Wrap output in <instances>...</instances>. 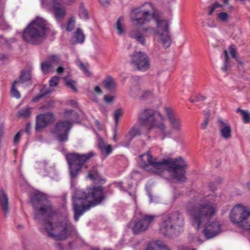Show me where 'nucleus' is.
<instances>
[{"mask_svg": "<svg viewBox=\"0 0 250 250\" xmlns=\"http://www.w3.org/2000/svg\"><path fill=\"white\" fill-rule=\"evenodd\" d=\"M237 112H240L242 116V119L245 123H250V114L247 110L237 108Z\"/></svg>", "mask_w": 250, "mask_h": 250, "instance_id": "38", "label": "nucleus"}, {"mask_svg": "<svg viewBox=\"0 0 250 250\" xmlns=\"http://www.w3.org/2000/svg\"><path fill=\"white\" fill-rule=\"evenodd\" d=\"M49 30V26L46 21L37 17L24 29L22 38L30 43L37 44L45 38Z\"/></svg>", "mask_w": 250, "mask_h": 250, "instance_id": "4", "label": "nucleus"}, {"mask_svg": "<svg viewBox=\"0 0 250 250\" xmlns=\"http://www.w3.org/2000/svg\"><path fill=\"white\" fill-rule=\"evenodd\" d=\"M43 96L40 92L37 96L34 97L32 99V101L37 102L43 98Z\"/></svg>", "mask_w": 250, "mask_h": 250, "instance_id": "60", "label": "nucleus"}, {"mask_svg": "<svg viewBox=\"0 0 250 250\" xmlns=\"http://www.w3.org/2000/svg\"><path fill=\"white\" fill-rule=\"evenodd\" d=\"M52 91V89L47 85H44L41 88L40 92L43 96L50 93Z\"/></svg>", "mask_w": 250, "mask_h": 250, "instance_id": "48", "label": "nucleus"}, {"mask_svg": "<svg viewBox=\"0 0 250 250\" xmlns=\"http://www.w3.org/2000/svg\"><path fill=\"white\" fill-rule=\"evenodd\" d=\"M217 210L216 206L209 202L196 204L188 210L194 225L198 229L210 219Z\"/></svg>", "mask_w": 250, "mask_h": 250, "instance_id": "5", "label": "nucleus"}, {"mask_svg": "<svg viewBox=\"0 0 250 250\" xmlns=\"http://www.w3.org/2000/svg\"><path fill=\"white\" fill-rule=\"evenodd\" d=\"M35 167L39 170V173L43 176H49L53 177L54 175H57V172L55 168L50 166H48L47 163L43 161L37 162Z\"/></svg>", "mask_w": 250, "mask_h": 250, "instance_id": "21", "label": "nucleus"}, {"mask_svg": "<svg viewBox=\"0 0 250 250\" xmlns=\"http://www.w3.org/2000/svg\"><path fill=\"white\" fill-rule=\"evenodd\" d=\"M131 63L134 64L138 69L141 71H145L149 67L148 57L143 52L134 53L131 56Z\"/></svg>", "mask_w": 250, "mask_h": 250, "instance_id": "17", "label": "nucleus"}, {"mask_svg": "<svg viewBox=\"0 0 250 250\" xmlns=\"http://www.w3.org/2000/svg\"><path fill=\"white\" fill-rule=\"evenodd\" d=\"M221 231V225L218 221L208 223L203 230V233L207 239L213 238Z\"/></svg>", "mask_w": 250, "mask_h": 250, "instance_id": "20", "label": "nucleus"}, {"mask_svg": "<svg viewBox=\"0 0 250 250\" xmlns=\"http://www.w3.org/2000/svg\"><path fill=\"white\" fill-rule=\"evenodd\" d=\"M66 85L74 91L77 90L76 82L71 79H65Z\"/></svg>", "mask_w": 250, "mask_h": 250, "instance_id": "46", "label": "nucleus"}, {"mask_svg": "<svg viewBox=\"0 0 250 250\" xmlns=\"http://www.w3.org/2000/svg\"><path fill=\"white\" fill-rule=\"evenodd\" d=\"M117 187L119 188V189L122 191H126L128 189H130L131 187L132 186V185H129L128 188L127 189H125L124 187L123 186L122 183L120 182L117 184Z\"/></svg>", "mask_w": 250, "mask_h": 250, "instance_id": "57", "label": "nucleus"}, {"mask_svg": "<svg viewBox=\"0 0 250 250\" xmlns=\"http://www.w3.org/2000/svg\"><path fill=\"white\" fill-rule=\"evenodd\" d=\"M76 21L74 17L71 18L66 23V29L67 31H71L74 28Z\"/></svg>", "mask_w": 250, "mask_h": 250, "instance_id": "43", "label": "nucleus"}, {"mask_svg": "<svg viewBox=\"0 0 250 250\" xmlns=\"http://www.w3.org/2000/svg\"><path fill=\"white\" fill-rule=\"evenodd\" d=\"M184 225V219L179 211L165 215L160 224L159 232L165 237H171Z\"/></svg>", "mask_w": 250, "mask_h": 250, "instance_id": "7", "label": "nucleus"}, {"mask_svg": "<svg viewBox=\"0 0 250 250\" xmlns=\"http://www.w3.org/2000/svg\"><path fill=\"white\" fill-rule=\"evenodd\" d=\"M17 82L22 85H29L31 84V75L29 72H24L21 76L20 79Z\"/></svg>", "mask_w": 250, "mask_h": 250, "instance_id": "32", "label": "nucleus"}, {"mask_svg": "<svg viewBox=\"0 0 250 250\" xmlns=\"http://www.w3.org/2000/svg\"><path fill=\"white\" fill-rule=\"evenodd\" d=\"M157 250H171L170 248L162 241L157 240Z\"/></svg>", "mask_w": 250, "mask_h": 250, "instance_id": "45", "label": "nucleus"}, {"mask_svg": "<svg viewBox=\"0 0 250 250\" xmlns=\"http://www.w3.org/2000/svg\"><path fill=\"white\" fill-rule=\"evenodd\" d=\"M85 40V36L82 30L77 28L74 32L71 42L73 43H82Z\"/></svg>", "mask_w": 250, "mask_h": 250, "instance_id": "27", "label": "nucleus"}, {"mask_svg": "<svg viewBox=\"0 0 250 250\" xmlns=\"http://www.w3.org/2000/svg\"><path fill=\"white\" fill-rule=\"evenodd\" d=\"M77 65L79 67V68L83 71V72L84 73L85 75L89 77L92 76V73H91V72L82 62H78Z\"/></svg>", "mask_w": 250, "mask_h": 250, "instance_id": "42", "label": "nucleus"}, {"mask_svg": "<svg viewBox=\"0 0 250 250\" xmlns=\"http://www.w3.org/2000/svg\"><path fill=\"white\" fill-rule=\"evenodd\" d=\"M130 19L135 26H142L146 22L156 21V8L155 4L146 2L141 6L134 8L130 13Z\"/></svg>", "mask_w": 250, "mask_h": 250, "instance_id": "6", "label": "nucleus"}, {"mask_svg": "<svg viewBox=\"0 0 250 250\" xmlns=\"http://www.w3.org/2000/svg\"><path fill=\"white\" fill-rule=\"evenodd\" d=\"M136 219L130 224L134 233H138L146 230L155 219V215H148L141 212H136Z\"/></svg>", "mask_w": 250, "mask_h": 250, "instance_id": "11", "label": "nucleus"}, {"mask_svg": "<svg viewBox=\"0 0 250 250\" xmlns=\"http://www.w3.org/2000/svg\"><path fill=\"white\" fill-rule=\"evenodd\" d=\"M224 54L225 56V60L223 66L221 68V70L224 72H227L229 68L231 66V63L228 51L226 50L224 51Z\"/></svg>", "mask_w": 250, "mask_h": 250, "instance_id": "37", "label": "nucleus"}, {"mask_svg": "<svg viewBox=\"0 0 250 250\" xmlns=\"http://www.w3.org/2000/svg\"><path fill=\"white\" fill-rule=\"evenodd\" d=\"M42 3L45 8L51 9L53 11L57 21L63 19L66 15V8L59 0H42Z\"/></svg>", "mask_w": 250, "mask_h": 250, "instance_id": "15", "label": "nucleus"}, {"mask_svg": "<svg viewBox=\"0 0 250 250\" xmlns=\"http://www.w3.org/2000/svg\"><path fill=\"white\" fill-rule=\"evenodd\" d=\"M104 100L107 103H110L113 102L114 97L112 95H106L104 96Z\"/></svg>", "mask_w": 250, "mask_h": 250, "instance_id": "55", "label": "nucleus"}, {"mask_svg": "<svg viewBox=\"0 0 250 250\" xmlns=\"http://www.w3.org/2000/svg\"><path fill=\"white\" fill-rule=\"evenodd\" d=\"M163 10L157 11V42L164 49L169 47L172 43L170 32V21L162 17Z\"/></svg>", "mask_w": 250, "mask_h": 250, "instance_id": "8", "label": "nucleus"}, {"mask_svg": "<svg viewBox=\"0 0 250 250\" xmlns=\"http://www.w3.org/2000/svg\"><path fill=\"white\" fill-rule=\"evenodd\" d=\"M79 16L83 20H86L89 18V12L83 6V4H81L79 7Z\"/></svg>", "mask_w": 250, "mask_h": 250, "instance_id": "36", "label": "nucleus"}, {"mask_svg": "<svg viewBox=\"0 0 250 250\" xmlns=\"http://www.w3.org/2000/svg\"><path fill=\"white\" fill-rule=\"evenodd\" d=\"M221 136L225 139H229L231 137V129L230 124L226 120L219 118L217 121Z\"/></svg>", "mask_w": 250, "mask_h": 250, "instance_id": "22", "label": "nucleus"}, {"mask_svg": "<svg viewBox=\"0 0 250 250\" xmlns=\"http://www.w3.org/2000/svg\"><path fill=\"white\" fill-rule=\"evenodd\" d=\"M60 62V58L55 55L52 56L49 61L42 63L41 67L43 73L47 74L54 71V65L58 64Z\"/></svg>", "mask_w": 250, "mask_h": 250, "instance_id": "23", "label": "nucleus"}, {"mask_svg": "<svg viewBox=\"0 0 250 250\" xmlns=\"http://www.w3.org/2000/svg\"><path fill=\"white\" fill-rule=\"evenodd\" d=\"M59 77L55 76L52 78L49 81L50 87L56 86L58 85L59 82Z\"/></svg>", "mask_w": 250, "mask_h": 250, "instance_id": "50", "label": "nucleus"}, {"mask_svg": "<svg viewBox=\"0 0 250 250\" xmlns=\"http://www.w3.org/2000/svg\"><path fill=\"white\" fill-rule=\"evenodd\" d=\"M187 162L182 157L175 158H168L157 162V175H163L168 172L170 177L179 183L186 181Z\"/></svg>", "mask_w": 250, "mask_h": 250, "instance_id": "3", "label": "nucleus"}, {"mask_svg": "<svg viewBox=\"0 0 250 250\" xmlns=\"http://www.w3.org/2000/svg\"><path fill=\"white\" fill-rule=\"evenodd\" d=\"M204 114L205 115V119H209L210 115V111L208 109L205 110L204 111Z\"/></svg>", "mask_w": 250, "mask_h": 250, "instance_id": "61", "label": "nucleus"}, {"mask_svg": "<svg viewBox=\"0 0 250 250\" xmlns=\"http://www.w3.org/2000/svg\"><path fill=\"white\" fill-rule=\"evenodd\" d=\"M139 123L142 126H145L148 131L154 128L156 126V111L154 109L147 108L141 114Z\"/></svg>", "mask_w": 250, "mask_h": 250, "instance_id": "14", "label": "nucleus"}, {"mask_svg": "<svg viewBox=\"0 0 250 250\" xmlns=\"http://www.w3.org/2000/svg\"><path fill=\"white\" fill-rule=\"evenodd\" d=\"M223 1L224 2L223 5L220 4L219 3H218L217 2H216V3H214L213 4H212L210 6V9L208 12V14L210 15H211L213 13V12L214 11V10L215 9H216L218 8L222 7L223 6H225L226 4H228L229 3L228 0H223Z\"/></svg>", "mask_w": 250, "mask_h": 250, "instance_id": "41", "label": "nucleus"}, {"mask_svg": "<svg viewBox=\"0 0 250 250\" xmlns=\"http://www.w3.org/2000/svg\"><path fill=\"white\" fill-rule=\"evenodd\" d=\"M230 219L238 227L250 230V212L244 207L240 205L235 206L230 212Z\"/></svg>", "mask_w": 250, "mask_h": 250, "instance_id": "9", "label": "nucleus"}, {"mask_svg": "<svg viewBox=\"0 0 250 250\" xmlns=\"http://www.w3.org/2000/svg\"><path fill=\"white\" fill-rule=\"evenodd\" d=\"M217 17L219 20L223 22H227L229 18V16L227 13L222 12L218 14Z\"/></svg>", "mask_w": 250, "mask_h": 250, "instance_id": "47", "label": "nucleus"}, {"mask_svg": "<svg viewBox=\"0 0 250 250\" xmlns=\"http://www.w3.org/2000/svg\"><path fill=\"white\" fill-rule=\"evenodd\" d=\"M154 187V184H152L150 182L148 183L146 186V190L147 196L149 197V202L150 203L153 202V198L152 196L151 190Z\"/></svg>", "mask_w": 250, "mask_h": 250, "instance_id": "39", "label": "nucleus"}, {"mask_svg": "<svg viewBox=\"0 0 250 250\" xmlns=\"http://www.w3.org/2000/svg\"><path fill=\"white\" fill-rule=\"evenodd\" d=\"M32 112V108L29 106H26L18 111L17 116L21 118L28 119L30 117Z\"/></svg>", "mask_w": 250, "mask_h": 250, "instance_id": "28", "label": "nucleus"}, {"mask_svg": "<svg viewBox=\"0 0 250 250\" xmlns=\"http://www.w3.org/2000/svg\"><path fill=\"white\" fill-rule=\"evenodd\" d=\"M17 81H15V82L13 83L12 88H11V94L14 97H16L17 99H19L21 97V94L19 91L17 90V86L20 85Z\"/></svg>", "mask_w": 250, "mask_h": 250, "instance_id": "40", "label": "nucleus"}, {"mask_svg": "<svg viewBox=\"0 0 250 250\" xmlns=\"http://www.w3.org/2000/svg\"><path fill=\"white\" fill-rule=\"evenodd\" d=\"M0 203L5 214L8 212V198L3 190H0Z\"/></svg>", "mask_w": 250, "mask_h": 250, "instance_id": "29", "label": "nucleus"}, {"mask_svg": "<svg viewBox=\"0 0 250 250\" xmlns=\"http://www.w3.org/2000/svg\"><path fill=\"white\" fill-rule=\"evenodd\" d=\"M117 127H115L114 130V135L113 137V140L114 142H116L117 141Z\"/></svg>", "mask_w": 250, "mask_h": 250, "instance_id": "63", "label": "nucleus"}, {"mask_svg": "<svg viewBox=\"0 0 250 250\" xmlns=\"http://www.w3.org/2000/svg\"><path fill=\"white\" fill-rule=\"evenodd\" d=\"M123 114V112L120 109H119L115 111L114 116V120L115 121L116 125H117L118 121H119L120 118L122 116Z\"/></svg>", "mask_w": 250, "mask_h": 250, "instance_id": "49", "label": "nucleus"}, {"mask_svg": "<svg viewBox=\"0 0 250 250\" xmlns=\"http://www.w3.org/2000/svg\"><path fill=\"white\" fill-rule=\"evenodd\" d=\"M63 117L66 120L63 121H70L72 125V122L77 119V114L74 111L67 109L64 111Z\"/></svg>", "mask_w": 250, "mask_h": 250, "instance_id": "31", "label": "nucleus"}, {"mask_svg": "<svg viewBox=\"0 0 250 250\" xmlns=\"http://www.w3.org/2000/svg\"><path fill=\"white\" fill-rule=\"evenodd\" d=\"M88 177L92 180H99V174L96 171H92L89 173Z\"/></svg>", "mask_w": 250, "mask_h": 250, "instance_id": "51", "label": "nucleus"}, {"mask_svg": "<svg viewBox=\"0 0 250 250\" xmlns=\"http://www.w3.org/2000/svg\"><path fill=\"white\" fill-rule=\"evenodd\" d=\"M34 208V219L41 225L42 232L56 240H64L74 230L69 221L66 213L61 215L55 213L46 196L37 192L32 198Z\"/></svg>", "mask_w": 250, "mask_h": 250, "instance_id": "1", "label": "nucleus"}, {"mask_svg": "<svg viewBox=\"0 0 250 250\" xmlns=\"http://www.w3.org/2000/svg\"><path fill=\"white\" fill-rule=\"evenodd\" d=\"M125 20L124 17H120L114 24V28L117 34L121 37L126 34V30L125 26Z\"/></svg>", "mask_w": 250, "mask_h": 250, "instance_id": "26", "label": "nucleus"}, {"mask_svg": "<svg viewBox=\"0 0 250 250\" xmlns=\"http://www.w3.org/2000/svg\"><path fill=\"white\" fill-rule=\"evenodd\" d=\"M140 166L145 170L155 172L156 170V160L149 153L142 154L140 156Z\"/></svg>", "mask_w": 250, "mask_h": 250, "instance_id": "18", "label": "nucleus"}, {"mask_svg": "<svg viewBox=\"0 0 250 250\" xmlns=\"http://www.w3.org/2000/svg\"><path fill=\"white\" fill-rule=\"evenodd\" d=\"M21 131L18 132L14 137V144L15 145L18 144L21 138Z\"/></svg>", "mask_w": 250, "mask_h": 250, "instance_id": "53", "label": "nucleus"}, {"mask_svg": "<svg viewBox=\"0 0 250 250\" xmlns=\"http://www.w3.org/2000/svg\"><path fill=\"white\" fill-rule=\"evenodd\" d=\"M166 113L170 126L173 131L181 133L183 131V123L177 112L172 108L165 106Z\"/></svg>", "mask_w": 250, "mask_h": 250, "instance_id": "13", "label": "nucleus"}, {"mask_svg": "<svg viewBox=\"0 0 250 250\" xmlns=\"http://www.w3.org/2000/svg\"><path fill=\"white\" fill-rule=\"evenodd\" d=\"M144 30L148 31V33L149 34V35H155L156 34V31L154 28L147 27V28H144Z\"/></svg>", "mask_w": 250, "mask_h": 250, "instance_id": "59", "label": "nucleus"}, {"mask_svg": "<svg viewBox=\"0 0 250 250\" xmlns=\"http://www.w3.org/2000/svg\"><path fill=\"white\" fill-rule=\"evenodd\" d=\"M94 155L92 152L86 154L70 153L66 156V159L69 166L71 177H75L83 165L87 161Z\"/></svg>", "mask_w": 250, "mask_h": 250, "instance_id": "10", "label": "nucleus"}, {"mask_svg": "<svg viewBox=\"0 0 250 250\" xmlns=\"http://www.w3.org/2000/svg\"><path fill=\"white\" fill-rule=\"evenodd\" d=\"M102 187H94L87 189L86 192L78 189L73 196L74 219L78 221L79 217L91 207L99 204L104 199Z\"/></svg>", "mask_w": 250, "mask_h": 250, "instance_id": "2", "label": "nucleus"}, {"mask_svg": "<svg viewBox=\"0 0 250 250\" xmlns=\"http://www.w3.org/2000/svg\"><path fill=\"white\" fill-rule=\"evenodd\" d=\"M141 92L140 86L135 85L131 88L130 90V95L134 97L138 96L139 95L140 96Z\"/></svg>", "mask_w": 250, "mask_h": 250, "instance_id": "44", "label": "nucleus"}, {"mask_svg": "<svg viewBox=\"0 0 250 250\" xmlns=\"http://www.w3.org/2000/svg\"><path fill=\"white\" fill-rule=\"evenodd\" d=\"M94 91L98 94H101L102 91L101 88L99 86H96L94 88Z\"/></svg>", "mask_w": 250, "mask_h": 250, "instance_id": "64", "label": "nucleus"}, {"mask_svg": "<svg viewBox=\"0 0 250 250\" xmlns=\"http://www.w3.org/2000/svg\"><path fill=\"white\" fill-rule=\"evenodd\" d=\"M193 241L194 243H196L198 244H200L203 242V241L198 236H195L194 238Z\"/></svg>", "mask_w": 250, "mask_h": 250, "instance_id": "62", "label": "nucleus"}, {"mask_svg": "<svg viewBox=\"0 0 250 250\" xmlns=\"http://www.w3.org/2000/svg\"><path fill=\"white\" fill-rule=\"evenodd\" d=\"M141 133V130L139 127L133 126L125 136L123 145L125 146H128L133 139L140 135Z\"/></svg>", "mask_w": 250, "mask_h": 250, "instance_id": "24", "label": "nucleus"}, {"mask_svg": "<svg viewBox=\"0 0 250 250\" xmlns=\"http://www.w3.org/2000/svg\"><path fill=\"white\" fill-rule=\"evenodd\" d=\"M172 135V132L168 129L165 117L157 112V138L163 141Z\"/></svg>", "mask_w": 250, "mask_h": 250, "instance_id": "16", "label": "nucleus"}, {"mask_svg": "<svg viewBox=\"0 0 250 250\" xmlns=\"http://www.w3.org/2000/svg\"><path fill=\"white\" fill-rule=\"evenodd\" d=\"M209 119H205L204 118L203 122L202 123L201 125V127L202 129H205L207 128V126L208 124Z\"/></svg>", "mask_w": 250, "mask_h": 250, "instance_id": "58", "label": "nucleus"}, {"mask_svg": "<svg viewBox=\"0 0 250 250\" xmlns=\"http://www.w3.org/2000/svg\"><path fill=\"white\" fill-rule=\"evenodd\" d=\"M159 7L164 11H171L170 2L171 0H159Z\"/></svg>", "mask_w": 250, "mask_h": 250, "instance_id": "34", "label": "nucleus"}, {"mask_svg": "<svg viewBox=\"0 0 250 250\" xmlns=\"http://www.w3.org/2000/svg\"><path fill=\"white\" fill-rule=\"evenodd\" d=\"M154 96V89H146L141 93L139 98L141 100L150 99Z\"/></svg>", "mask_w": 250, "mask_h": 250, "instance_id": "33", "label": "nucleus"}, {"mask_svg": "<svg viewBox=\"0 0 250 250\" xmlns=\"http://www.w3.org/2000/svg\"><path fill=\"white\" fill-rule=\"evenodd\" d=\"M146 250H156V241H154L148 243Z\"/></svg>", "mask_w": 250, "mask_h": 250, "instance_id": "52", "label": "nucleus"}, {"mask_svg": "<svg viewBox=\"0 0 250 250\" xmlns=\"http://www.w3.org/2000/svg\"><path fill=\"white\" fill-rule=\"evenodd\" d=\"M104 83L105 87L109 90H112L116 86L114 80L110 76L106 77L104 82Z\"/></svg>", "mask_w": 250, "mask_h": 250, "instance_id": "35", "label": "nucleus"}, {"mask_svg": "<svg viewBox=\"0 0 250 250\" xmlns=\"http://www.w3.org/2000/svg\"><path fill=\"white\" fill-rule=\"evenodd\" d=\"M99 146L103 154L109 155L112 151V146L110 145H106L102 138L99 140Z\"/></svg>", "mask_w": 250, "mask_h": 250, "instance_id": "30", "label": "nucleus"}, {"mask_svg": "<svg viewBox=\"0 0 250 250\" xmlns=\"http://www.w3.org/2000/svg\"><path fill=\"white\" fill-rule=\"evenodd\" d=\"M128 35L130 38L134 39L138 43L144 46L146 45L145 36L139 29L137 28L131 29L129 32Z\"/></svg>", "mask_w": 250, "mask_h": 250, "instance_id": "25", "label": "nucleus"}, {"mask_svg": "<svg viewBox=\"0 0 250 250\" xmlns=\"http://www.w3.org/2000/svg\"><path fill=\"white\" fill-rule=\"evenodd\" d=\"M229 52L232 58L235 59L237 58L236 51L234 48L233 47V45L230 46L229 48Z\"/></svg>", "mask_w": 250, "mask_h": 250, "instance_id": "54", "label": "nucleus"}, {"mask_svg": "<svg viewBox=\"0 0 250 250\" xmlns=\"http://www.w3.org/2000/svg\"><path fill=\"white\" fill-rule=\"evenodd\" d=\"M54 102L53 101H49L47 102L45 104H44L41 107V109H43L49 107H51L54 105Z\"/></svg>", "mask_w": 250, "mask_h": 250, "instance_id": "56", "label": "nucleus"}, {"mask_svg": "<svg viewBox=\"0 0 250 250\" xmlns=\"http://www.w3.org/2000/svg\"><path fill=\"white\" fill-rule=\"evenodd\" d=\"M55 120L54 115L52 112L40 114L36 116V130L40 131L43 128L53 123Z\"/></svg>", "mask_w": 250, "mask_h": 250, "instance_id": "19", "label": "nucleus"}, {"mask_svg": "<svg viewBox=\"0 0 250 250\" xmlns=\"http://www.w3.org/2000/svg\"><path fill=\"white\" fill-rule=\"evenodd\" d=\"M72 127V124L70 121L58 122L52 128L51 133L57 140L61 142L67 141L69 131Z\"/></svg>", "mask_w": 250, "mask_h": 250, "instance_id": "12", "label": "nucleus"}]
</instances>
